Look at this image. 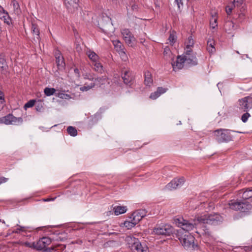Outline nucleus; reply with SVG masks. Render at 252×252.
<instances>
[{
  "mask_svg": "<svg viewBox=\"0 0 252 252\" xmlns=\"http://www.w3.org/2000/svg\"><path fill=\"white\" fill-rule=\"evenodd\" d=\"M222 220V217L218 214H209L207 213H202L197 214L194 218L190 220H186L183 218H177L175 220V222L178 227L186 231H189L200 223L217 225Z\"/></svg>",
  "mask_w": 252,
  "mask_h": 252,
  "instance_id": "obj_1",
  "label": "nucleus"
},
{
  "mask_svg": "<svg viewBox=\"0 0 252 252\" xmlns=\"http://www.w3.org/2000/svg\"><path fill=\"white\" fill-rule=\"evenodd\" d=\"M179 239L185 249L188 251L194 250L197 245L194 244V237L189 233L183 234L179 237Z\"/></svg>",
  "mask_w": 252,
  "mask_h": 252,
  "instance_id": "obj_2",
  "label": "nucleus"
},
{
  "mask_svg": "<svg viewBox=\"0 0 252 252\" xmlns=\"http://www.w3.org/2000/svg\"><path fill=\"white\" fill-rule=\"evenodd\" d=\"M230 209L234 210H239L242 212H246L252 208V205L247 201H240L232 200L228 203Z\"/></svg>",
  "mask_w": 252,
  "mask_h": 252,
  "instance_id": "obj_3",
  "label": "nucleus"
},
{
  "mask_svg": "<svg viewBox=\"0 0 252 252\" xmlns=\"http://www.w3.org/2000/svg\"><path fill=\"white\" fill-rule=\"evenodd\" d=\"M215 139L219 143L227 142L232 139L230 131L225 129H219L214 131Z\"/></svg>",
  "mask_w": 252,
  "mask_h": 252,
  "instance_id": "obj_4",
  "label": "nucleus"
},
{
  "mask_svg": "<svg viewBox=\"0 0 252 252\" xmlns=\"http://www.w3.org/2000/svg\"><path fill=\"white\" fill-rule=\"evenodd\" d=\"M98 25L100 29L108 35H111L114 32V28L111 22V19L107 16H103Z\"/></svg>",
  "mask_w": 252,
  "mask_h": 252,
  "instance_id": "obj_5",
  "label": "nucleus"
},
{
  "mask_svg": "<svg viewBox=\"0 0 252 252\" xmlns=\"http://www.w3.org/2000/svg\"><path fill=\"white\" fill-rule=\"evenodd\" d=\"M173 232V227L168 224H162L157 225L153 229L152 233L157 235H170Z\"/></svg>",
  "mask_w": 252,
  "mask_h": 252,
  "instance_id": "obj_6",
  "label": "nucleus"
},
{
  "mask_svg": "<svg viewBox=\"0 0 252 252\" xmlns=\"http://www.w3.org/2000/svg\"><path fill=\"white\" fill-rule=\"evenodd\" d=\"M238 108L240 112H248L252 109V97L247 96L238 101Z\"/></svg>",
  "mask_w": 252,
  "mask_h": 252,
  "instance_id": "obj_7",
  "label": "nucleus"
},
{
  "mask_svg": "<svg viewBox=\"0 0 252 252\" xmlns=\"http://www.w3.org/2000/svg\"><path fill=\"white\" fill-rule=\"evenodd\" d=\"M82 76L84 79L91 81V83H94L95 85H97V87H100L105 82V78L103 77H96V75L93 72H87L83 74Z\"/></svg>",
  "mask_w": 252,
  "mask_h": 252,
  "instance_id": "obj_8",
  "label": "nucleus"
},
{
  "mask_svg": "<svg viewBox=\"0 0 252 252\" xmlns=\"http://www.w3.org/2000/svg\"><path fill=\"white\" fill-rule=\"evenodd\" d=\"M23 119L21 117L16 118L12 114H8L5 117L0 118V123L5 125H18L22 124Z\"/></svg>",
  "mask_w": 252,
  "mask_h": 252,
  "instance_id": "obj_9",
  "label": "nucleus"
},
{
  "mask_svg": "<svg viewBox=\"0 0 252 252\" xmlns=\"http://www.w3.org/2000/svg\"><path fill=\"white\" fill-rule=\"evenodd\" d=\"M121 33L126 44L130 47H133L135 45L136 39L128 29H125L122 30Z\"/></svg>",
  "mask_w": 252,
  "mask_h": 252,
  "instance_id": "obj_10",
  "label": "nucleus"
},
{
  "mask_svg": "<svg viewBox=\"0 0 252 252\" xmlns=\"http://www.w3.org/2000/svg\"><path fill=\"white\" fill-rule=\"evenodd\" d=\"M51 239L48 237H43L36 243H33V247L37 250H44L47 251V246L51 243Z\"/></svg>",
  "mask_w": 252,
  "mask_h": 252,
  "instance_id": "obj_11",
  "label": "nucleus"
},
{
  "mask_svg": "<svg viewBox=\"0 0 252 252\" xmlns=\"http://www.w3.org/2000/svg\"><path fill=\"white\" fill-rule=\"evenodd\" d=\"M182 56L185 63L191 65H196L197 64L196 55L192 52V50L185 51Z\"/></svg>",
  "mask_w": 252,
  "mask_h": 252,
  "instance_id": "obj_12",
  "label": "nucleus"
},
{
  "mask_svg": "<svg viewBox=\"0 0 252 252\" xmlns=\"http://www.w3.org/2000/svg\"><path fill=\"white\" fill-rule=\"evenodd\" d=\"M184 182L185 179L184 178H175L165 186V189L168 190L176 189L182 187Z\"/></svg>",
  "mask_w": 252,
  "mask_h": 252,
  "instance_id": "obj_13",
  "label": "nucleus"
},
{
  "mask_svg": "<svg viewBox=\"0 0 252 252\" xmlns=\"http://www.w3.org/2000/svg\"><path fill=\"white\" fill-rule=\"evenodd\" d=\"M172 60L171 64L174 70L180 69L183 67L185 61L182 56H178L175 61H174L173 59Z\"/></svg>",
  "mask_w": 252,
  "mask_h": 252,
  "instance_id": "obj_14",
  "label": "nucleus"
},
{
  "mask_svg": "<svg viewBox=\"0 0 252 252\" xmlns=\"http://www.w3.org/2000/svg\"><path fill=\"white\" fill-rule=\"evenodd\" d=\"M122 72L124 82L126 85H130L133 79L131 72L126 69H123Z\"/></svg>",
  "mask_w": 252,
  "mask_h": 252,
  "instance_id": "obj_15",
  "label": "nucleus"
},
{
  "mask_svg": "<svg viewBox=\"0 0 252 252\" xmlns=\"http://www.w3.org/2000/svg\"><path fill=\"white\" fill-rule=\"evenodd\" d=\"M238 196L244 200L249 199L252 197V189H243L239 191Z\"/></svg>",
  "mask_w": 252,
  "mask_h": 252,
  "instance_id": "obj_16",
  "label": "nucleus"
},
{
  "mask_svg": "<svg viewBox=\"0 0 252 252\" xmlns=\"http://www.w3.org/2000/svg\"><path fill=\"white\" fill-rule=\"evenodd\" d=\"M56 62L59 69L63 68L65 66V63L61 53L59 51H56L55 53Z\"/></svg>",
  "mask_w": 252,
  "mask_h": 252,
  "instance_id": "obj_17",
  "label": "nucleus"
},
{
  "mask_svg": "<svg viewBox=\"0 0 252 252\" xmlns=\"http://www.w3.org/2000/svg\"><path fill=\"white\" fill-rule=\"evenodd\" d=\"M237 27L238 26L235 25L232 21H228L225 23L224 29L228 34H233Z\"/></svg>",
  "mask_w": 252,
  "mask_h": 252,
  "instance_id": "obj_18",
  "label": "nucleus"
},
{
  "mask_svg": "<svg viewBox=\"0 0 252 252\" xmlns=\"http://www.w3.org/2000/svg\"><path fill=\"white\" fill-rule=\"evenodd\" d=\"M133 252H149L148 247L144 244L142 245L139 242L131 250Z\"/></svg>",
  "mask_w": 252,
  "mask_h": 252,
  "instance_id": "obj_19",
  "label": "nucleus"
},
{
  "mask_svg": "<svg viewBox=\"0 0 252 252\" xmlns=\"http://www.w3.org/2000/svg\"><path fill=\"white\" fill-rule=\"evenodd\" d=\"M78 1L79 0H64V3L67 8L71 11L77 8Z\"/></svg>",
  "mask_w": 252,
  "mask_h": 252,
  "instance_id": "obj_20",
  "label": "nucleus"
},
{
  "mask_svg": "<svg viewBox=\"0 0 252 252\" xmlns=\"http://www.w3.org/2000/svg\"><path fill=\"white\" fill-rule=\"evenodd\" d=\"M0 19L3 20L4 22L8 25L11 23V19L8 12L3 9L0 10Z\"/></svg>",
  "mask_w": 252,
  "mask_h": 252,
  "instance_id": "obj_21",
  "label": "nucleus"
},
{
  "mask_svg": "<svg viewBox=\"0 0 252 252\" xmlns=\"http://www.w3.org/2000/svg\"><path fill=\"white\" fill-rule=\"evenodd\" d=\"M126 8L128 12L130 10L132 11L136 12L138 9V6L135 1V0H128Z\"/></svg>",
  "mask_w": 252,
  "mask_h": 252,
  "instance_id": "obj_22",
  "label": "nucleus"
},
{
  "mask_svg": "<svg viewBox=\"0 0 252 252\" xmlns=\"http://www.w3.org/2000/svg\"><path fill=\"white\" fill-rule=\"evenodd\" d=\"M126 241L131 250L133 247H134V246H135L136 244L140 242L138 239L131 236H126Z\"/></svg>",
  "mask_w": 252,
  "mask_h": 252,
  "instance_id": "obj_23",
  "label": "nucleus"
},
{
  "mask_svg": "<svg viewBox=\"0 0 252 252\" xmlns=\"http://www.w3.org/2000/svg\"><path fill=\"white\" fill-rule=\"evenodd\" d=\"M113 210L116 216H118L125 213L127 210L126 206H115L113 207Z\"/></svg>",
  "mask_w": 252,
  "mask_h": 252,
  "instance_id": "obj_24",
  "label": "nucleus"
},
{
  "mask_svg": "<svg viewBox=\"0 0 252 252\" xmlns=\"http://www.w3.org/2000/svg\"><path fill=\"white\" fill-rule=\"evenodd\" d=\"M215 42L213 38H209L207 41V50L210 54L215 52L216 49L215 47Z\"/></svg>",
  "mask_w": 252,
  "mask_h": 252,
  "instance_id": "obj_25",
  "label": "nucleus"
},
{
  "mask_svg": "<svg viewBox=\"0 0 252 252\" xmlns=\"http://www.w3.org/2000/svg\"><path fill=\"white\" fill-rule=\"evenodd\" d=\"M139 222V219L134 218L131 221L126 220L124 222V226L127 228L128 229H131L134 227Z\"/></svg>",
  "mask_w": 252,
  "mask_h": 252,
  "instance_id": "obj_26",
  "label": "nucleus"
},
{
  "mask_svg": "<svg viewBox=\"0 0 252 252\" xmlns=\"http://www.w3.org/2000/svg\"><path fill=\"white\" fill-rule=\"evenodd\" d=\"M194 44V41L192 36H189V37L185 42V51H187V50H192L191 49V48L193 46Z\"/></svg>",
  "mask_w": 252,
  "mask_h": 252,
  "instance_id": "obj_27",
  "label": "nucleus"
},
{
  "mask_svg": "<svg viewBox=\"0 0 252 252\" xmlns=\"http://www.w3.org/2000/svg\"><path fill=\"white\" fill-rule=\"evenodd\" d=\"M92 65L94 66V70L96 72L102 74L104 72V70L103 65L100 63L98 61L92 63Z\"/></svg>",
  "mask_w": 252,
  "mask_h": 252,
  "instance_id": "obj_28",
  "label": "nucleus"
},
{
  "mask_svg": "<svg viewBox=\"0 0 252 252\" xmlns=\"http://www.w3.org/2000/svg\"><path fill=\"white\" fill-rule=\"evenodd\" d=\"M86 54L90 60L92 62V63L99 60V56L94 51L91 50L88 51L86 52Z\"/></svg>",
  "mask_w": 252,
  "mask_h": 252,
  "instance_id": "obj_29",
  "label": "nucleus"
},
{
  "mask_svg": "<svg viewBox=\"0 0 252 252\" xmlns=\"http://www.w3.org/2000/svg\"><path fill=\"white\" fill-rule=\"evenodd\" d=\"M210 28L213 30L216 29L218 27L217 13L216 12L212 13V17L210 19Z\"/></svg>",
  "mask_w": 252,
  "mask_h": 252,
  "instance_id": "obj_30",
  "label": "nucleus"
},
{
  "mask_svg": "<svg viewBox=\"0 0 252 252\" xmlns=\"http://www.w3.org/2000/svg\"><path fill=\"white\" fill-rule=\"evenodd\" d=\"M113 44L114 46L115 49L119 53L121 52L122 53V54H124V46L123 45L122 43L118 40H113Z\"/></svg>",
  "mask_w": 252,
  "mask_h": 252,
  "instance_id": "obj_31",
  "label": "nucleus"
},
{
  "mask_svg": "<svg viewBox=\"0 0 252 252\" xmlns=\"http://www.w3.org/2000/svg\"><path fill=\"white\" fill-rule=\"evenodd\" d=\"M146 212L145 210H140L134 212L132 216L134 218L139 219V221L146 216Z\"/></svg>",
  "mask_w": 252,
  "mask_h": 252,
  "instance_id": "obj_32",
  "label": "nucleus"
},
{
  "mask_svg": "<svg viewBox=\"0 0 252 252\" xmlns=\"http://www.w3.org/2000/svg\"><path fill=\"white\" fill-rule=\"evenodd\" d=\"M145 80L144 82L147 86H150L153 83V79L152 74L149 71H146L144 74Z\"/></svg>",
  "mask_w": 252,
  "mask_h": 252,
  "instance_id": "obj_33",
  "label": "nucleus"
},
{
  "mask_svg": "<svg viewBox=\"0 0 252 252\" xmlns=\"http://www.w3.org/2000/svg\"><path fill=\"white\" fill-rule=\"evenodd\" d=\"M32 32L33 34L36 35V38L37 40L39 41V30L36 24L32 23L31 27Z\"/></svg>",
  "mask_w": 252,
  "mask_h": 252,
  "instance_id": "obj_34",
  "label": "nucleus"
},
{
  "mask_svg": "<svg viewBox=\"0 0 252 252\" xmlns=\"http://www.w3.org/2000/svg\"><path fill=\"white\" fill-rule=\"evenodd\" d=\"M96 86H97V85H95L94 83L85 84L83 86L80 88V90L82 92H86Z\"/></svg>",
  "mask_w": 252,
  "mask_h": 252,
  "instance_id": "obj_35",
  "label": "nucleus"
},
{
  "mask_svg": "<svg viewBox=\"0 0 252 252\" xmlns=\"http://www.w3.org/2000/svg\"><path fill=\"white\" fill-rule=\"evenodd\" d=\"M7 68V65L6 61L3 57L0 55V70L1 71H6Z\"/></svg>",
  "mask_w": 252,
  "mask_h": 252,
  "instance_id": "obj_36",
  "label": "nucleus"
},
{
  "mask_svg": "<svg viewBox=\"0 0 252 252\" xmlns=\"http://www.w3.org/2000/svg\"><path fill=\"white\" fill-rule=\"evenodd\" d=\"M164 56L167 59L171 58L172 59L173 55L171 52L170 49L168 46H166L164 49Z\"/></svg>",
  "mask_w": 252,
  "mask_h": 252,
  "instance_id": "obj_37",
  "label": "nucleus"
},
{
  "mask_svg": "<svg viewBox=\"0 0 252 252\" xmlns=\"http://www.w3.org/2000/svg\"><path fill=\"white\" fill-rule=\"evenodd\" d=\"M11 5H12L14 12L16 13H17V14H19L21 13V10H20L19 3L16 0H13L11 1Z\"/></svg>",
  "mask_w": 252,
  "mask_h": 252,
  "instance_id": "obj_38",
  "label": "nucleus"
},
{
  "mask_svg": "<svg viewBox=\"0 0 252 252\" xmlns=\"http://www.w3.org/2000/svg\"><path fill=\"white\" fill-rule=\"evenodd\" d=\"M55 92L56 89L53 88L46 87L44 90L45 94L48 96L53 95Z\"/></svg>",
  "mask_w": 252,
  "mask_h": 252,
  "instance_id": "obj_39",
  "label": "nucleus"
},
{
  "mask_svg": "<svg viewBox=\"0 0 252 252\" xmlns=\"http://www.w3.org/2000/svg\"><path fill=\"white\" fill-rule=\"evenodd\" d=\"M66 130L68 133L72 136H75L77 134V131L74 127L69 126Z\"/></svg>",
  "mask_w": 252,
  "mask_h": 252,
  "instance_id": "obj_40",
  "label": "nucleus"
},
{
  "mask_svg": "<svg viewBox=\"0 0 252 252\" xmlns=\"http://www.w3.org/2000/svg\"><path fill=\"white\" fill-rule=\"evenodd\" d=\"M168 41L170 44L172 45H173V44L176 42V36L174 32L170 33L168 38Z\"/></svg>",
  "mask_w": 252,
  "mask_h": 252,
  "instance_id": "obj_41",
  "label": "nucleus"
},
{
  "mask_svg": "<svg viewBox=\"0 0 252 252\" xmlns=\"http://www.w3.org/2000/svg\"><path fill=\"white\" fill-rule=\"evenodd\" d=\"M245 113L243 114L241 117V120L243 123H246L247 122L249 118L250 117L251 115L248 113V112H244Z\"/></svg>",
  "mask_w": 252,
  "mask_h": 252,
  "instance_id": "obj_42",
  "label": "nucleus"
},
{
  "mask_svg": "<svg viewBox=\"0 0 252 252\" xmlns=\"http://www.w3.org/2000/svg\"><path fill=\"white\" fill-rule=\"evenodd\" d=\"M35 101L33 99L30 100L27 103H26L24 105V108L25 109H27L28 108H30L32 107Z\"/></svg>",
  "mask_w": 252,
  "mask_h": 252,
  "instance_id": "obj_43",
  "label": "nucleus"
},
{
  "mask_svg": "<svg viewBox=\"0 0 252 252\" xmlns=\"http://www.w3.org/2000/svg\"><path fill=\"white\" fill-rule=\"evenodd\" d=\"M56 96L62 99H67L70 98V96L69 94L62 93H58V94L56 95Z\"/></svg>",
  "mask_w": 252,
  "mask_h": 252,
  "instance_id": "obj_44",
  "label": "nucleus"
},
{
  "mask_svg": "<svg viewBox=\"0 0 252 252\" xmlns=\"http://www.w3.org/2000/svg\"><path fill=\"white\" fill-rule=\"evenodd\" d=\"M160 96V93H158L157 91L152 93L150 96V97L152 99H156Z\"/></svg>",
  "mask_w": 252,
  "mask_h": 252,
  "instance_id": "obj_45",
  "label": "nucleus"
},
{
  "mask_svg": "<svg viewBox=\"0 0 252 252\" xmlns=\"http://www.w3.org/2000/svg\"><path fill=\"white\" fill-rule=\"evenodd\" d=\"M243 2V0H234L232 3L234 7H239L242 4Z\"/></svg>",
  "mask_w": 252,
  "mask_h": 252,
  "instance_id": "obj_46",
  "label": "nucleus"
},
{
  "mask_svg": "<svg viewBox=\"0 0 252 252\" xmlns=\"http://www.w3.org/2000/svg\"><path fill=\"white\" fill-rule=\"evenodd\" d=\"M233 6V3H231L226 7V12L228 15H230L231 13Z\"/></svg>",
  "mask_w": 252,
  "mask_h": 252,
  "instance_id": "obj_47",
  "label": "nucleus"
},
{
  "mask_svg": "<svg viewBox=\"0 0 252 252\" xmlns=\"http://www.w3.org/2000/svg\"><path fill=\"white\" fill-rule=\"evenodd\" d=\"M25 227L21 226H18V227L13 230V232L15 233H18L20 231H25Z\"/></svg>",
  "mask_w": 252,
  "mask_h": 252,
  "instance_id": "obj_48",
  "label": "nucleus"
},
{
  "mask_svg": "<svg viewBox=\"0 0 252 252\" xmlns=\"http://www.w3.org/2000/svg\"><path fill=\"white\" fill-rule=\"evenodd\" d=\"M123 0H110L112 4L118 6L121 3V2Z\"/></svg>",
  "mask_w": 252,
  "mask_h": 252,
  "instance_id": "obj_49",
  "label": "nucleus"
},
{
  "mask_svg": "<svg viewBox=\"0 0 252 252\" xmlns=\"http://www.w3.org/2000/svg\"><path fill=\"white\" fill-rule=\"evenodd\" d=\"M157 91L158 92V93H160V95L161 94L166 92V89L162 87H158Z\"/></svg>",
  "mask_w": 252,
  "mask_h": 252,
  "instance_id": "obj_50",
  "label": "nucleus"
},
{
  "mask_svg": "<svg viewBox=\"0 0 252 252\" xmlns=\"http://www.w3.org/2000/svg\"><path fill=\"white\" fill-rule=\"evenodd\" d=\"M4 102V94L0 91V103L2 104Z\"/></svg>",
  "mask_w": 252,
  "mask_h": 252,
  "instance_id": "obj_51",
  "label": "nucleus"
},
{
  "mask_svg": "<svg viewBox=\"0 0 252 252\" xmlns=\"http://www.w3.org/2000/svg\"><path fill=\"white\" fill-rule=\"evenodd\" d=\"M119 55L121 56V57L122 58L123 60L126 61L127 59V56L126 55L124 50V54H122L121 52H119Z\"/></svg>",
  "mask_w": 252,
  "mask_h": 252,
  "instance_id": "obj_52",
  "label": "nucleus"
},
{
  "mask_svg": "<svg viewBox=\"0 0 252 252\" xmlns=\"http://www.w3.org/2000/svg\"><path fill=\"white\" fill-rule=\"evenodd\" d=\"M8 178H6L4 177H1L0 178V183L1 184L3 183H6V182L8 181Z\"/></svg>",
  "mask_w": 252,
  "mask_h": 252,
  "instance_id": "obj_53",
  "label": "nucleus"
},
{
  "mask_svg": "<svg viewBox=\"0 0 252 252\" xmlns=\"http://www.w3.org/2000/svg\"><path fill=\"white\" fill-rule=\"evenodd\" d=\"M175 2L177 4L179 8H180L181 6H183L182 0H175Z\"/></svg>",
  "mask_w": 252,
  "mask_h": 252,
  "instance_id": "obj_54",
  "label": "nucleus"
},
{
  "mask_svg": "<svg viewBox=\"0 0 252 252\" xmlns=\"http://www.w3.org/2000/svg\"><path fill=\"white\" fill-rule=\"evenodd\" d=\"M245 18V15L243 13H240L239 14L238 19L239 22H242Z\"/></svg>",
  "mask_w": 252,
  "mask_h": 252,
  "instance_id": "obj_55",
  "label": "nucleus"
},
{
  "mask_svg": "<svg viewBox=\"0 0 252 252\" xmlns=\"http://www.w3.org/2000/svg\"><path fill=\"white\" fill-rule=\"evenodd\" d=\"M244 249L246 252H250L252 251V246H245Z\"/></svg>",
  "mask_w": 252,
  "mask_h": 252,
  "instance_id": "obj_56",
  "label": "nucleus"
},
{
  "mask_svg": "<svg viewBox=\"0 0 252 252\" xmlns=\"http://www.w3.org/2000/svg\"><path fill=\"white\" fill-rule=\"evenodd\" d=\"M74 73H75V75L76 76V77H77L78 78L80 77V72H79V70L78 68H75L74 69Z\"/></svg>",
  "mask_w": 252,
  "mask_h": 252,
  "instance_id": "obj_57",
  "label": "nucleus"
},
{
  "mask_svg": "<svg viewBox=\"0 0 252 252\" xmlns=\"http://www.w3.org/2000/svg\"><path fill=\"white\" fill-rule=\"evenodd\" d=\"M204 205V203H201L199 206H198L199 208H202L203 207V206Z\"/></svg>",
  "mask_w": 252,
  "mask_h": 252,
  "instance_id": "obj_58",
  "label": "nucleus"
},
{
  "mask_svg": "<svg viewBox=\"0 0 252 252\" xmlns=\"http://www.w3.org/2000/svg\"><path fill=\"white\" fill-rule=\"evenodd\" d=\"M144 41H145V40H144V39H140V42H141V43H143L144 42Z\"/></svg>",
  "mask_w": 252,
  "mask_h": 252,
  "instance_id": "obj_59",
  "label": "nucleus"
},
{
  "mask_svg": "<svg viewBox=\"0 0 252 252\" xmlns=\"http://www.w3.org/2000/svg\"><path fill=\"white\" fill-rule=\"evenodd\" d=\"M50 199H47L46 200H45V201H48Z\"/></svg>",
  "mask_w": 252,
  "mask_h": 252,
  "instance_id": "obj_60",
  "label": "nucleus"
},
{
  "mask_svg": "<svg viewBox=\"0 0 252 252\" xmlns=\"http://www.w3.org/2000/svg\"><path fill=\"white\" fill-rule=\"evenodd\" d=\"M246 57H247V58H248V55H246Z\"/></svg>",
  "mask_w": 252,
  "mask_h": 252,
  "instance_id": "obj_61",
  "label": "nucleus"
},
{
  "mask_svg": "<svg viewBox=\"0 0 252 252\" xmlns=\"http://www.w3.org/2000/svg\"><path fill=\"white\" fill-rule=\"evenodd\" d=\"M236 52L237 53L239 54V52L238 51H237Z\"/></svg>",
  "mask_w": 252,
  "mask_h": 252,
  "instance_id": "obj_62",
  "label": "nucleus"
},
{
  "mask_svg": "<svg viewBox=\"0 0 252 252\" xmlns=\"http://www.w3.org/2000/svg\"><path fill=\"white\" fill-rule=\"evenodd\" d=\"M0 184H1L0 183Z\"/></svg>",
  "mask_w": 252,
  "mask_h": 252,
  "instance_id": "obj_63",
  "label": "nucleus"
}]
</instances>
